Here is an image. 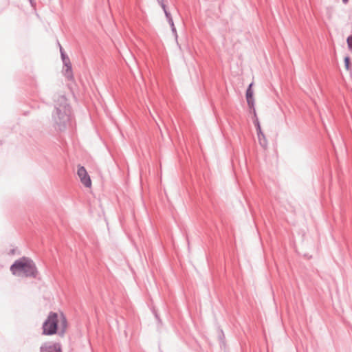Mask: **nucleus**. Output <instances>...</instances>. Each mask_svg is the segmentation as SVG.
Listing matches in <instances>:
<instances>
[{
    "instance_id": "nucleus-18",
    "label": "nucleus",
    "mask_w": 352,
    "mask_h": 352,
    "mask_svg": "<svg viewBox=\"0 0 352 352\" xmlns=\"http://www.w3.org/2000/svg\"><path fill=\"white\" fill-rule=\"evenodd\" d=\"M157 1L160 5V6L162 7V3H164V1L163 0H157Z\"/></svg>"
},
{
    "instance_id": "nucleus-5",
    "label": "nucleus",
    "mask_w": 352,
    "mask_h": 352,
    "mask_svg": "<svg viewBox=\"0 0 352 352\" xmlns=\"http://www.w3.org/2000/svg\"><path fill=\"white\" fill-rule=\"evenodd\" d=\"M60 56L63 63L65 67V76L67 78L72 79L73 78V74L70 60L65 52H62Z\"/></svg>"
},
{
    "instance_id": "nucleus-16",
    "label": "nucleus",
    "mask_w": 352,
    "mask_h": 352,
    "mask_svg": "<svg viewBox=\"0 0 352 352\" xmlns=\"http://www.w3.org/2000/svg\"><path fill=\"white\" fill-rule=\"evenodd\" d=\"M153 314H154V315H155V318H156V319H157V320L158 321V322H159V323H161V322H162V320H161V319H160V316H159L158 314H157L155 310H153Z\"/></svg>"
},
{
    "instance_id": "nucleus-13",
    "label": "nucleus",
    "mask_w": 352,
    "mask_h": 352,
    "mask_svg": "<svg viewBox=\"0 0 352 352\" xmlns=\"http://www.w3.org/2000/svg\"><path fill=\"white\" fill-rule=\"evenodd\" d=\"M344 66L346 70H351V60L349 56H345L344 59Z\"/></svg>"
},
{
    "instance_id": "nucleus-12",
    "label": "nucleus",
    "mask_w": 352,
    "mask_h": 352,
    "mask_svg": "<svg viewBox=\"0 0 352 352\" xmlns=\"http://www.w3.org/2000/svg\"><path fill=\"white\" fill-rule=\"evenodd\" d=\"M252 111V113H253V115H254V118H253V123L256 126L260 125V122H259V120L257 118V116H256V109H251Z\"/></svg>"
},
{
    "instance_id": "nucleus-7",
    "label": "nucleus",
    "mask_w": 352,
    "mask_h": 352,
    "mask_svg": "<svg viewBox=\"0 0 352 352\" xmlns=\"http://www.w3.org/2000/svg\"><path fill=\"white\" fill-rule=\"evenodd\" d=\"M252 85H253V82H251L248 85V87L246 89V92H245L247 103L250 109H255L254 108V91L252 89Z\"/></svg>"
},
{
    "instance_id": "nucleus-3",
    "label": "nucleus",
    "mask_w": 352,
    "mask_h": 352,
    "mask_svg": "<svg viewBox=\"0 0 352 352\" xmlns=\"http://www.w3.org/2000/svg\"><path fill=\"white\" fill-rule=\"evenodd\" d=\"M58 315L56 312L50 311L42 325L43 334L52 336L58 333Z\"/></svg>"
},
{
    "instance_id": "nucleus-4",
    "label": "nucleus",
    "mask_w": 352,
    "mask_h": 352,
    "mask_svg": "<svg viewBox=\"0 0 352 352\" xmlns=\"http://www.w3.org/2000/svg\"><path fill=\"white\" fill-rule=\"evenodd\" d=\"M39 352H62L59 342H45L40 346Z\"/></svg>"
},
{
    "instance_id": "nucleus-19",
    "label": "nucleus",
    "mask_w": 352,
    "mask_h": 352,
    "mask_svg": "<svg viewBox=\"0 0 352 352\" xmlns=\"http://www.w3.org/2000/svg\"><path fill=\"white\" fill-rule=\"evenodd\" d=\"M59 45V47H60V54L62 53V52H65L63 49V47H61V45L58 43Z\"/></svg>"
},
{
    "instance_id": "nucleus-11",
    "label": "nucleus",
    "mask_w": 352,
    "mask_h": 352,
    "mask_svg": "<svg viewBox=\"0 0 352 352\" xmlns=\"http://www.w3.org/2000/svg\"><path fill=\"white\" fill-rule=\"evenodd\" d=\"M162 8L165 14L167 21L169 20L170 19H173L171 14L170 13V12L168 11V10L166 8V6L165 5L164 3H162Z\"/></svg>"
},
{
    "instance_id": "nucleus-14",
    "label": "nucleus",
    "mask_w": 352,
    "mask_h": 352,
    "mask_svg": "<svg viewBox=\"0 0 352 352\" xmlns=\"http://www.w3.org/2000/svg\"><path fill=\"white\" fill-rule=\"evenodd\" d=\"M346 43L349 49L352 52V34L347 37Z\"/></svg>"
},
{
    "instance_id": "nucleus-2",
    "label": "nucleus",
    "mask_w": 352,
    "mask_h": 352,
    "mask_svg": "<svg viewBox=\"0 0 352 352\" xmlns=\"http://www.w3.org/2000/svg\"><path fill=\"white\" fill-rule=\"evenodd\" d=\"M10 270L14 276H20L21 273L27 278H39V272L34 261L26 256L16 260L10 266Z\"/></svg>"
},
{
    "instance_id": "nucleus-21",
    "label": "nucleus",
    "mask_w": 352,
    "mask_h": 352,
    "mask_svg": "<svg viewBox=\"0 0 352 352\" xmlns=\"http://www.w3.org/2000/svg\"><path fill=\"white\" fill-rule=\"evenodd\" d=\"M221 333L222 336L224 337V334H223V332L222 330H221Z\"/></svg>"
},
{
    "instance_id": "nucleus-6",
    "label": "nucleus",
    "mask_w": 352,
    "mask_h": 352,
    "mask_svg": "<svg viewBox=\"0 0 352 352\" xmlns=\"http://www.w3.org/2000/svg\"><path fill=\"white\" fill-rule=\"evenodd\" d=\"M77 174L80 179V182L85 187H91V180L84 166L78 167Z\"/></svg>"
},
{
    "instance_id": "nucleus-10",
    "label": "nucleus",
    "mask_w": 352,
    "mask_h": 352,
    "mask_svg": "<svg viewBox=\"0 0 352 352\" xmlns=\"http://www.w3.org/2000/svg\"><path fill=\"white\" fill-rule=\"evenodd\" d=\"M258 142H259L260 145L263 148H266L267 145V141L266 140V138H265V135L263 134V136L258 137Z\"/></svg>"
},
{
    "instance_id": "nucleus-8",
    "label": "nucleus",
    "mask_w": 352,
    "mask_h": 352,
    "mask_svg": "<svg viewBox=\"0 0 352 352\" xmlns=\"http://www.w3.org/2000/svg\"><path fill=\"white\" fill-rule=\"evenodd\" d=\"M67 327V318L63 314H61L60 330L58 332L59 336H63V335L65 334V333L66 331Z\"/></svg>"
},
{
    "instance_id": "nucleus-9",
    "label": "nucleus",
    "mask_w": 352,
    "mask_h": 352,
    "mask_svg": "<svg viewBox=\"0 0 352 352\" xmlns=\"http://www.w3.org/2000/svg\"><path fill=\"white\" fill-rule=\"evenodd\" d=\"M167 21L171 28V31H172L173 34L174 35L175 39L177 40L178 36H177V30L175 27L173 19H170Z\"/></svg>"
},
{
    "instance_id": "nucleus-15",
    "label": "nucleus",
    "mask_w": 352,
    "mask_h": 352,
    "mask_svg": "<svg viewBox=\"0 0 352 352\" xmlns=\"http://www.w3.org/2000/svg\"><path fill=\"white\" fill-rule=\"evenodd\" d=\"M256 130L258 137L263 136L264 133H263V131L261 130V124L256 126Z\"/></svg>"
},
{
    "instance_id": "nucleus-1",
    "label": "nucleus",
    "mask_w": 352,
    "mask_h": 352,
    "mask_svg": "<svg viewBox=\"0 0 352 352\" xmlns=\"http://www.w3.org/2000/svg\"><path fill=\"white\" fill-rule=\"evenodd\" d=\"M72 107L64 96H60L55 101L54 110L52 113L53 126L56 131H65L70 120Z\"/></svg>"
},
{
    "instance_id": "nucleus-17",
    "label": "nucleus",
    "mask_w": 352,
    "mask_h": 352,
    "mask_svg": "<svg viewBox=\"0 0 352 352\" xmlns=\"http://www.w3.org/2000/svg\"><path fill=\"white\" fill-rule=\"evenodd\" d=\"M16 251V248H12V249H11V250H10V251L8 252V254L9 255H14V254H15Z\"/></svg>"
},
{
    "instance_id": "nucleus-20",
    "label": "nucleus",
    "mask_w": 352,
    "mask_h": 352,
    "mask_svg": "<svg viewBox=\"0 0 352 352\" xmlns=\"http://www.w3.org/2000/svg\"><path fill=\"white\" fill-rule=\"evenodd\" d=\"M348 1H349V0H342V2H343L344 3H348Z\"/></svg>"
}]
</instances>
